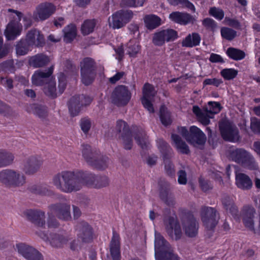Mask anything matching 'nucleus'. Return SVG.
Returning a JSON list of instances; mask_svg holds the SVG:
<instances>
[{
  "instance_id": "nucleus-1",
  "label": "nucleus",
  "mask_w": 260,
  "mask_h": 260,
  "mask_svg": "<svg viewBox=\"0 0 260 260\" xmlns=\"http://www.w3.org/2000/svg\"><path fill=\"white\" fill-rule=\"evenodd\" d=\"M91 177L87 171H64L53 177V183L62 191L71 193L80 190L83 185L92 184Z\"/></svg>"
},
{
  "instance_id": "nucleus-2",
  "label": "nucleus",
  "mask_w": 260,
  "mask_h": 260,
  "mask_svg": "<svg viewBox=\"0 0 260 260\" xmlns=\"http://www.w3.org/2000/svg\"><path fill=\"white\" fill-rule=\"evenodd\" d=\"M116 131L118 133L122 132L121 138L123 141L124 148L130 150L133 146V135L137 143L142 149L147 150L149 143L145 132L141 128L136 125L132 126V131L128 124L122 120L117 121L116 125Z\"/></svg>"
},
{
  "instance_id": "nucleus-3",
  "label": "nucleus",
  "mask_w": 260,
  "mask_h": 260,
  "mask_svg": "<svg viewBox=\"0 0 260 260\" xmlns=\"http://www.w3.org/2000/svg\"><path fill=\"white\" fill-rule=\"evenodd\" d=\"M82 156L86 162L94 169L103 170L108 167L109 157L102 155L99 150L92 149L88 144H83Z\"/></svg>"
},
{
  "instance_id": "nucleus-4",
  "label": "nucleus",
  "mask_w": 260,
  "mask_h": 260,
  "mask_svg": "<svg viewBox=\"0 0 260 260\" xmlns=\"http://www.w3.org/2000/svg\"><path fill=\"white\" fill-rule=\"evenodd\" d=\"M178 132L194 147L204 146L207 140L205 133L195 125L190 126L189 130L185 126H178Z\"/></svg>"
},
{
  "instance_id": "nucleus-5",
  "label": "nucleus",
  "mask_w": 260,
  "mask_h": 260,
  "mask_svg": "<svg viewBox=\"0 0 260 260\" xmlns=\"http://www.w3.org/2000/svg\"><path fill=\"white\" fill-rule=\"evenodd\" d=\"M82 83L86 86L91 84L96 76V63L94 59L89 57H84L80 63Z\"/></svg>"
},
{
  "instance_id": "nucleus-6",
  "label": "nucleus",
  "mask_w": 260,
  "mask_h": 260,
  "mask_svg": "<svg viewBox=\"0 0 260 260\" xmlns=\"http://www.w3.org/2000/svg\"><path fill=\"white\" fill-rule=\"evenodd\" d=\"M229 156H230L233 161L244 168L251 170L257 169V165L254 157L243 148H236L234 150L229 148Z\"/></svg>"
},
{
  "instance_id": "nucleus-7",
  "label": "nucleus",
  "mask_w": 260,
  "mask_h": 260,
  "mask_svg": "<svg viewBox=\"0 0 260 260\" xmlns=\"http://www.w3.org/2000/svg\"><path fill=\"white\" fill-rule=\"evenodd\" d=\"M0 182L7 187H19L25 184L26 177L19 171L4 169L0 172Z\"/></svg>"
},
{
  "instance_id": "nucleus-8",
  "label": "nucleus",
  "mask_w": 260,
  "mask_h": 260,
  "mask_svg": "<svg viewBox=\"0 0 260 260\" xmlns=\"http://www.w3.org/2000/svg\"><path fill=\"white\" fill-rule=\"evenodd\" d=\"M8 12L15 13L17 18H11L10 22L8 23L4 34L7 40H14L19 36L22 30V25L20 23L23 14L17 10L8 9Z\"/></svg>"
},
{
  "instance_id": "nucleus-9",
  "label": "nucleus",
  "mask_w": 260,
  "mask_h": 260,
  "mask_svg": "<svg viewBox=\"0 0 260 260\" xmlns=\"http://www.w3.org/2000/svg\"><path fill=\"white\" fill-rule=\"evenodd\" d=\"M134 13L130 10H120L109 18V25L113 29H119L125 26L133 18Z\"/></svg>"
},
{
  "instance_id": "nucleus-10",
  "label": "nucleus",
  "mask_w": 260,
  "mask_h": 260,
  "mask_svg": "<svg viewBox=\"0 0 260 260\" xmlns=\"http://www.w3.org/2000/svg\"><path fill=\"white\" fill-rule=\"evenodd\" d=\"M36 233L44 241H49L54 247H61L68 241L67 238L57 234L53 229H38Z\"/></svg>"
},
{
  "instance_id": "nucleus-11",
  "label": "nucleus",
  "mask_w": 260,
  "mask_h": 260,
  "mask_svg": "<svg viewBox=\"0 0 260 260\" xmlns=\"http://www.w3.org/2000/svg\"><path fill=\"white\" fill-rule=\"evenodd\" d=\"M132 98V93L127 86L119 85L115 87L112 94V103L117 107H124L128 104Z\"/></svg>"
},
{
  "instance_id": "nucleus-12",
  "label": "nucleus",
  "mask_w": 260,
  "mask_h": 260,
  "mask_svg": "<svg viewBox=\"0 0 260 260\" xmlns=\"http://www.w3.org/2000/svg\"><path fill=\"white\" fill-rule=\"evenodd\" d=\"M92 101V99L90 96L84 94L71 97L68 103L71 116L74 117L78 115L81 111V108L89 105Z\"/></svg>"
},
{
  "instance_id": "nucleus-13",
  "label": "nucleus",
  "mask_w": 260,
  "mask_h": 260,
  "mask_svg": "<svg viewBox=\"0 0 260 260\" xmlns=\"http://www.w3.org/2000/svg\"><path fill=\"white\" fill-rule=\"evenodd\" d=\"M178 38L177 32L173 29H162L155 32L152 37V43L156 46H162L166 42H173Z\"/></svg>"
},
{
  "instance_id": "nucleus-14",
  "label": "nucleus",
  "mask_w": 260,
  "mask_h": 260,
  "mask_svg": "<svg viewBox=\"0 0 260 260\" xmlns=\"http://www.w3.org/2000/svg\"><path fill=\"white\" fill-rule=\"evenodd\" d=\"M156 93L155 87L152 84L147 82L144 84L142 89L143 95L141 98V103L143 107L150 113L154 112V109L152 102Z\"/></svg>"
},
{
  "instance_id": "nucleus-15",
  "label": "nucleus",
  "mask_w": 260,
  "mask_h": 260,
  "mask_svg": "<svg viewBox=\"0 0 260 260\" xmlns=\"http://www.w3.org/2000/svg\"><path fill=\"white\" fill-rule=\"evenodd\" d=\"M18 252L26 260H44L42 254L37 249L25 243L16 244Z\"/></svg>"
},
{
  "instance_id": "nucleus-16",
  "label": "nucleus",
  "mask_w": 260,
  "mask_h": 260,
  "mask_svg": "<svg viewBox=\"0 0 260 260\" xmlns=\"http://www.w3.org/2000/svg\"><path fill=\"white\" fill-rule=\"evenodd\" d=\"M55 7L50 3L45 2L39 4L33 13L35 20L44 21L49 18L55 12Z\"/></svg>"
},
{
  "instance_id": "nucleus-17",
  "label": "nucleus",
  "mask_w": 260,
  "mask_h": 260,
  "mask_svg": "<svg viewBox=\"0 0 260 260\" xmlns=\"http://www.w3.org/2000/svg\"><path fill=\"white\" fill-rule=\"evenodd\" d=\"M201 220L206 228H215L218 223L216 211L212 207H204L201 209Z\"/></svg>"
},
{
  "instance_id": "nucleus-18",
  "label": "nucleus",
  "mask_w": 260,
  "mask_h": 260,
  "mask_svg": "<svg viewBox=\"0 0 260 260\" xmlns=\"http://www.w3.org/2000/svg\"><path fill=\"white\" fill-rule=\"evenodd\" d=\"M24 216L36 225L43 228L45 224V213L40 209H26L24 211Z\"/></svg>"
},
{
  "instance_id": "nucleus-19",
  "label": "nucleus",
  "mask_w": 260,
  "mask_h": 260,
  "mask_svg": "<svg viewBox=\"0 0 260 260\" xmlns=\"http://www.w3.org/2000/svg\"><path fill=\"white\" fill-rule=\"evenodd\" d=\"M54 71V66H50L45 71L37 70L35 72L31 77L32 83L36 86L45 85L49 81L52 79L50 78Z\"/></svg>"
},
{
  "instance_id": "nucleus-20",
  "label": "nucleus",
  "mask_w": 260,
  "mask_h": 260,
  "mask_svg": "<svg viewBox=\"0 0 260 260\" xmlns=\"http://www.w3.org/2000/svg\"><path fill=\"white\" fill-rule=\"evenodd\" d=\"M49 209L60 219L67 221L71 218L70 205L66 203L51 204L49 206Z\"/></svg>"
},
{
  "instance_id": "nucleus-21",
  "label": "nucleus",
  "mask_w": 260,
  "mask_h": 260,
  "mask_svg": "<svg viewBox=\"0 0 260 260\" xmlns=\"http://www.w3.org/2000/svg\"><path fill=\"white\" fill-rule=\"evenodd\" d=\"M155 255L156 259L172 249L170 244L159 234L155 232Z\"/></svg>"
},
{
  "instance_id": "nucleus-22",
  "label": "nucleus",
  "mask_w": 260,
  "mask_h": 260,
  "mask_svg": "<svg viewBox=\"0 0 260 260\" xmlns=\"http://www.w3.org/2000/svg\"><path fill=\"white\" fill-rule=\"evenodd\" d=\"M32 47H42L45 44V39L41 32L36 28L28 30L24 39Z\"/></svg>"
},
{
  "instance_id": "nucleus-23",
  "label": "nucleus",
  "mask_w": 260,
  "mask_h": 260,
  "mask_svg": "<svg viewBox=\"0 0 260 260\" xmlns=\"http://www.w3.org/2000/svg\"><path fill=\"white\" fill-rule=\"evenodd\" d=\"M179 216L183 228H198V222L191 211L185 208L180 209Z\"/></svg>"
},
{
  "instance_id": "nucleus-24",
  "label": "nucleus",
  "mask_w": 260,
  "mask_h": 260,
  "mask_svg": "<svg viewBox=\"0 0 260 260\" xmlns=\"http://www.w3.org/2000/svg\"><path fill=\"white\" fill-rule=\"evenodd\" d=\"M43 163L40 156H31L29 157L24 164L23 171L27 175H31L36 173Z\"/></svg>"
},
{
  "instance_id": "nucleus-25",
  "label": "nucleus",
  "mask_w": 260,
  "mask_h": 260,
  "mask_svg": "<svg viewBox=\"0 0 260 260\" xmlns=\"http://www.w3.org/2000/svg\"><path fill=\"white\" fill-rule=\"evenodd\" d=\"M255 209L250 205H245L241 210L243 222L245 228H254Z\"/></svg>"
},
{
  "instance_id": "nucleus-26",
  "label": "nucleus",
  "mask_w": 260,
  "mask_h": 260,
  "mask_svg": "<svg viewBox=\"0 0 260 260\" xmlns=\"http://www.w3.org/2000/svg\"><path fill=\"white\" fill-rule=\"evenodd\" d=\"M50 61L48 56L41 53L29 57L28 64L34 68H39L46 66Z\"/></svg>"
},
{
  "instance_id": "nucleus-27",
  "label": "nucleus",
  "mask_w": 260,
  "mask_h": 260,
  "mask_svg": "<svg viewBox=\"0 0 260 260\" xmlns=\"http://www.w3.org/2000/svg\"><path fill=\"white\" fill-rule=\"evenodd\" d=\"M120 242L119 235L115 231H113V236L110 244V253L113 260H120Z\"/></svg>"
},
{
  "instance_id": "nucleus-28",
  "label": "nucleus",
  "mask_w": 260,
  "mask_h": 260,
  "mask_svg": "<svg viewBox=\"0 0 260 260\" xmlns=\"http://www.w3.org/2000/svg\"><path fill=\"white\" fill-rule=\"evenodd\" d=\"M235 183L238 188L243 190L250 189L253 184L250 178L243 173H239L236 174Z\"/></svg>"
},
{
  "instance_id": "nucleus-29",
  "label": "nucleus",
  "mask_w": 260,
  "mask_h": 260,
  "mask_svg": "<svg viewBox=\"0 0 260 260\" xmlns=\"http://www.w3.org/2000/svg\"><path fill=\"white\" fill-rule=\"evenodd\" d=\"M88 173L92 176L89 179L92 184H86L87 186L95 188H101L109 185V180L107 176L104 175H95L94 174L88 171Z\"/></svg>"
},
{
  "instance_id": "nucleus-30",
  "label": "nucleus",
  "mask_w": 260,
  "mask_h": 260,
  "mask_svg": "<svg viewBox=\"0 0 260 260\" xmlns=\"http://www.w3.org/2000/svg\"><path fill=\"white\" fill-rule=\"evenodd\" d=\"M144 22L148 30H153L161 24V18L154 14L146 15L144 17Z\"/></svg>"
},
{
  "instance_id": "nucleus-31",
  "label": "nucleus",
  "mask_w": 260,
  "mask_h": 260,
  "mask_svg": "<svg viewBox=\"0 0 260 260\" xmlns=\"http://www.w3.org/2000/svg\"><path fill=\"white\" fill-rule=\"evenodd\" d=\"M169 18L173 22L180 24H186L190 22L191 19L190 14L178 11L171 13L169 15Z\"/></svg>"
},
{
  "instance_id": "nucleus-32",
  "label": "nucleus",
  "mask_w": 260,
  "mask_h": 260,
  "mask_svg": "<svg viewBox=\"0 0 260 260\" xmlns=\"http://www.w3.org/2000/svg\"><path fill=\"white\" fill-rule=\"evenodd\" d=\"M201 40L200 35L197 32H192L187 35L182 41L183 47L191 48L200 45Z\"/></svg>"
},
{
  "instance_id": "nucleus-33",
  "label": "nucleus",
  "mask_w": 260,
  "mask_h": 260,
  "mask_svg": "<svg viewBox=\"0 0 260 260\" xmlns=\"http://www.w3.org/2000/svg\"><path fill=\"white\" fill-rule=\"evenodd\" d=\"M63 40L67 43H71L77 36V27L75 24L70 23L63 29Z\"/></svg>"
},
{
  "instance_id": "nucleus-34",
  "label": "nucleus",
  "mask_w": 260,
  "mask_h": 260,
  "mask_svg": "<svg viewBox=\"0 0 260 260\" xmlns=\"http://www.w3.org/2000/svg\"><path fill=\"white\" fill-rule=\"evenodd\" d=\"M171 139L175 143L177 149L181 153L188 154L190 153L188 146L182 140L179 135L172 134L171 135Z\"/></svg>"
},
{
  "instance_id": "nucleus-35",
  "label": "nucleus",
  "mask_w": 260,
  "mask_h": 260,
  "mask_svg": "<svg viewBox=\"0 0 260 260\" xmlns=\"http://www.w3.org/2000/svg\"><path fill=\"white\" fill-rule=\"evenodd\" d=\"M14 159L13 154L3 149H0V168L5 167L11 165Z\"/></svg>"
},
{
  "instance_id": "nucleus-36",
  "label": "nucleus",
  "mask_w": 260,
  "mask_h": 260,
  "mask_svg": "<svg viewBox=\"0 0 260 260\" xmlns=\"http://www.w3.org/2000/svg\"><path fill=\"white\" fill-rule=\"evenodd\" d=\"M32 48V47L24 39H21L17 42L16 45V53L19 56L25 55L31 50Z\"/></svg>"
},
{
  "instance_id": "nucleus-37",
  "label": "nucleus",
  "mask_w": 260,
  "mask_h": 260,
  "mask_svg": "<svg viewBox=\"0 0 260 260\" xmlns=\"http://www.w3.org/2000/svg\"><path fill=\"white\" fill-rule=\"evenodd\" d=\"M28 189L32 193L41 196H52L54 194L52 190L42 185H33L29 186Z\"/></svg>"
},
{
  "instance_id": "nucleus-38",
  "label": "nucleus",
  "mask_w": 260,
  "mask_h": 260,
  "mask_svg": "<svg viewBox=\"0 0 260 260\" xmlns=\"http://www.w3.org/2000/svg\"><path fill=\"white\" fill-rule=\"evenodd\" d=\"M43 91L46 96L51 99H54L57 98L56 82L54 79H52L47 82L43 87Z\"/></svg>"
},
{
  "instance_id": "nucleus-39",
  "label": "nucleus",
  "mask_w": 260,
  "mask_h": 260,
  "mask_svg": "<svg viewBox=\"0 0 260 260\" xmlns=\"http://www.w3.org/2000/svg\"><path fill=\"white\" fill-rule=\"evenodd\" d=\"M159 116L161 123L165 126L172 124L171 113L165 105H161L159 108Z\"/></svg>"
},
{
  "instance_id": "nucleus-40",
  "label": "nucleus",
  "mask_w": 260,
  "mask_h": 260,
  "mask_svg": "<svg viewBox=\"0 0 260 260\" xmlns=\"http://www.w3.org/2000/svg\"><path fill=\"white\" fill-rule=\"evenodd\" d=\"M29 108L31 110L29 111V112H32L40 118L44 119L48 115L47 107L45 106L33 104L30 105Z\"/></svg>"
},
{
  "instance_id": "nucleus-41",
  "label": "nucleus",
  "mask_w": 260,
  "mask_h": 260,
  "mask_svg": "<svg viewBox=\"0 0 260 260\" xmlns=\"http://www.w3.org/2000/svg\"><path fill=\"white\" fill-rule=\"evenodd\" d=\"M96 25L94 19H86L84 21L81 27V31L83 35L86 36L92 32Z\"/></svg>"
},
{
  "instance_id": "nucleus-42",
  "label": "nucleus",
  "mask_w": 260,
  "mask_h": 260,
  "mask_svg": "<svg viewBox=\"0 0 260 260\" xmlns=\"http://www.w3.org/2000/svg\"><path fill=\"white\" fill-rule=\"evenodd\" d=\"M163 221L166 228H181L177 216L175 213L172 215H165Z\"/></svg>"
},
{
  "instance_id": "nucleus-43",
  "label": "nucleus",
  "mask_w": 260,
  "mask_h": 260,
  "mask_svg": "<svg viewBox=\"0 0 260 260\" xmlns=\"http://www.w3.org/2000/svg\"><path fill=\"white\" fill-rule=\"evenodd\" d=\"M16 68L13 59H8L0 63V71L8 74L14 73Z\"/></svg>"
},
{
  "instance_id": "nucleus-44",
  "label": "nucleus",
  "mask_w": 260,
  "mask_h": 260,
  "mask_svg": "<svg viewBox=\"0 0 260 260\" xmlns=\"http://www.w3.org/2000/svg\"><path fill=\"white\" fill-rule=\"evenodd\" d=\"M245 52L241 49L229 47V57L234 60H241L245 57Z\"/></svg>"
},
{
  "instance_id": "nucleus-45",
  "label": "nucleus",
  "mask_w": 260,
  "mask_h": 260,
  "mask_svg": "<svg viewBox=\"0 0 260 260\" xmlns=\"http://www.w3.org/2000/svg\"><path fill=\"white\" fill-rule=\"evenodd\" d=\"M141 50V46L138 43L130 41L126 45V52L130 57H135Z\"/></svg>"
},
{
  "instance_id": "nucleus-46",
  "label": "nucleus",
  "mask_w": 260,
  "mask_h": 260,
  "mask_svg": "<svg viewBox=\"0 0 260 260\" xmlns=\"http://www.w3.org/2000/svg\"><path fill=\"white\" fill-rule=\"evenodd\" d=\"M78 236L83 242H89L93 239L94 234L91 229H80Z\"/></svg>"
},
{
  "instance_id": "nucleus-47",
  "label": "nucleus",
  "mask_w": 260,
  "mask_h": 260,
  "mask_svg": "<svg viewBox=\"0 0 260 260\" xmlns=\"http://www.w3.org/2000/svg\"><path fill=\"white\" fill-rule=\"evenodd\" d=\"M169 3L173 6H180L183 8H186L191 10H194L195 7L192 3L188 0H168Z\"/></svg>"
},
{
  "instance_id": "nucleus-48",
  "label": "nucleus",
  "mask_w": 260,
  "mask_h": 260,
  "mask_svg": "<svg viewBox=\"0 0 260 260\" xmlns=\"http://www.w3.org/2000/svg\"><path fill=\"white\" fill-rule=\"evenodd\" d=\"M240 137L239 131L237 128H234L232 122L229 120V142H238L240 141Z\"/></svg>"
},
{
  "instance_id": "nucleus-49",
  "label": "nucleus",
  "mask_w": 260,
  "mask_h": 260,
  "mask_svg": "<svg viewBox=\"0 0 260 260\" xmlns=\"http://www.w3.org/2000/svg\"><path fill=\"white\" fill-rule=\"evenodd\" d=\"M160 186L159 188V197L162 201H163L166 204L170 205V203L169 201L168 193H169V184L167 182H164V186H161V185L159 183Z\"/></svg>"
},
{
  "instance_id": "nucleus-50",
  "label": "nucleus",
  "mask_w": 260,
  "mask_h": 260,
  "mask_svg": "<svg viewBox=\"0 0 260 260\" xmlns=\"http://www.w3.org/2000/svg\"><path fill=\"white\" fill-rule=\"evenodd\" d=\"M220 135L225 141H228V118H224L218 123Z\"/></svg>"
},
{
  "instance_id": "nucleus-51",
  "label": "nucleus",
  "mask_w": 260,
  "mask_h": 260,
  "mask_svg": "<svg viewBox=\"0 0 260 260\" xmlns=\"http://www.w3.org/2000/svg\"><path fill=\"white\" fill-rule=\"evenodd\" d=\"M221 109L220 104L216 102H209L208 107L206 108L207 113L214 115L218 113Z\"/></svg>"
},
{
  "instance_id": "nucleus-52",
  "label": "nucleus",
  "mask_w": 260,
  "mask_h": 260,
  "mask_svg": "<svg viewBox=\"0 0 260 260\" xmlns=\"http://www.w3.org/2000/svg\"><path fill=\"white\" fill-rule=\"evenodd\" d=\"M144 0H121V7H137L143 6Z\"/></svg>"
},
{
  "instance_id": "nucleus-53",
  "label": "nucleus",
  "mask_w": 260,
  "mask_h": 260,
  "mask_svg": "<svg viewBox=\"0 0 260 260\" xmlns=\"http://www.w3.org/2000/svg\"><path fill=\"white\" fill-rule=\"evenodd\" d=\"M202 25L206 28V29L214 31L216 27V22L212 18H206L202 21Z\"/></svg>"
},
{
  "instance_id": "nucleus-54",
  "label": "nucleus",
  "mask_w": 260,
  "mask_h": 260,
  "mask_svg": "<svg viewBox=\"0 0 260 260\" xmlns=\"http://www.w3.org/2000/svg\"><path fill=\"white\" fill-rule=\"evenodd\" d=\"M199 183L201 189L204 192H207L213 188V185L211 181L206 180L202 177L199 178Z\"/></svg>"
},
{
  "instance_id": "nucleus-55",
  "label": "nucleus",
  "mask_w": 260,
  "mask_h": 260,
  "mask_svg": "<svg viewBox=\"0 0 260 260\" xmlns=\"http://www.w3.org/2000/svg\"><path fill=\"white\" fill-rule=\"evenodd\" d=\"M159 258H157L156 260H180L178 256L173 252L172 249L160 255Z\"/></svg>"
},
{
  "instance_id": "nucleus-56",
  "label": "nucleus",
  "mask_w": 260,
  "mask_h": 260,
  "mask_svg": "<svg viewBox=\"0 0 260 260\" xmlns=\"http://www.w3.org/2000/svg\"><path fill=\"white\" fill-rule=\"evenodd\" d=\"M209 14L218 20H221L224 17V12L222 10L215 7H212L209 11Z\"/></svg>"
},
{
  "instance_id": "nucleus-57",
  "label": "nucleus",
  "mask_w": 260,
  "mask_h": 260,
  "mask_svg": "<svg viewBox=\"0 0 260 260\" xmlns=\"http://www.w3.org/2000/svg\"><path fill=\"white\" fill-rule=\"evenodd\" d=\"M181 229H167V232L173 239L177 240L182 236Z\"/></svg>"
},
{
  "instance_id": "nucleus-58",
  "label": "nucleus",
  "mask_w": 260,
  "mask_h": 260,
  "mask_svg": "<svg viewBox=\"0 0 260 260\" xmlns=\"http://www.w3.org/2000/svg\"><path fill=\"white\" fill-rule=\"evenodd\" d=\"M64 71L67 73H77V69L76 66L73 63L70 59H67L64 62Z\"/></svg>"
},
{
  "instance_id": "nucleus-59",
  "label": "nucleus",
  "mask_w": 260,
  "mask_h": 260,
  "mask_svg": "<svg viewBox=\"0 0 260 260\" xmlns=\"http://www.w3.org/2000/svg\"><path fill=\"white\" fill-rule=\"evenodd\" d=\"M223 82L221 79L217 78H207L205 79L203 81V86L206 85H213L216 87H218Z\"/></svg>"
},
{
  "instance_id": "nucleus-60",
  "label": "nucleus",
  "mask_w": 260,
  "mask_h": 260,
  "mask_svg": "<svg viewBox=\"0 0 260 260\" xmlns=\"http://www.w3.org/2000/svg\"><path fill=\"white\" fill-rule=\"evenodd\" d=\"M250 128L255 134H260V119L253 118L251 119Z\"/></svg>"
},
{
  "instance_id": "nucleus-61",
  "label": "nucleus",
  "mask_w": 260,
  "mask_h": 260,
  "mask_svg": "<svg viewBox=\"0 0 260 260\" xmlns=\"http://www.w3.org/2000/svg\"><path fill=\"white\" fill-rule=\"evenodd\" d=\"M165 169L167 174L170 177L175 176V169L173 164L170 160L165 162Z\"/></svg>"
},
{
  "instance_id": "nucleus-62",
  "label": "nucleus",
  "mask_w": 260,
  "mask_h": 260,
  "mask_svg": "<svg viewBox=\"0 0 260 260\" xmlns=\"http://www.w3.org/2000/svg\"><path fill=\"white\" fill-rule=\"evenodd\" d=\"M80 127L82 131L85 134H87L91 127L90 121L88 119H81L80 121Z\"/></svg>"
},
{
  "instance_id": "nucleus-63",
  "label": "nucleus",
  "mask_w": 260,
  "mask_h": 260,
  "mask_svg": "<svg viewBox=\"0 0 260 260\" xmlns=\"http://www.w3.org/2000/svg\"><path fill=\"white\" fill-rule=\"evenodd\" d=\"M48 217L47 219L48 228H58V222L53 213H48Z\"/></svg>"
},
{
  "instance_id": "nucleus-64",
  "label": "nucleus",
  "mask_w": 260,
  "mask_h": 260,
  "mask_svg": "<svg viewBox=\"0 0 260 260\" xmlns=\"http://www.w3.org/2000/svg\"><path fill=\"white\" fill-rule=\"evenodd\" d=\"M178 182L179 184L185 185L187 183V174L185 171L181 170L178 172Z\"/></svg>"
}]
</instances>
